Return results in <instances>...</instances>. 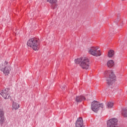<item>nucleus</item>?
Instances as JSON below:
<instances>
[{
	"label": "nucleus",
	"instance_id": "nucleus-1",
	"mask_svg": "<svg viewBox=\"0 0 127 127\" xmlns=\"http://www.w3.org/2000/svg\"><path fill=\"white\" fill-rule=\"evenodd\" d=\"M120 16H121V14H118L117 19L115 20L113 25H112L111 26H110V27L109 28V34L110 36H112L113 34L116 33L115 30H116V27H119V23L120 24L119 27H120V28H122V26H123L124 23L123 21H121Z\"/></svg>",
	"mask_w": 127,
	"mask_h": 127
},
{
	"label": "nucleus",
	"instance_id": "nucleus-2",
	"mask_svg": "<svg viewBox=\"0 0 127 127\" xmlns=\"http://www.w3.org/2000/svg\"><path fill=\"white\" fill-rule=\"evenodd\" d=\"M76 64H80L82 69H85L87 70L89 69L90 67V60L88 58H80L74 60Z\"/></svg>",
	"mask_w": 127,
	"mask_h": 127
},
{
	"label": "nucleus",
	"instance_id": "nucleus-3",
	"mask_svg": "<svg viewBox=\"0 0 127 127\" xmlns=\"http://www.w3.org/2000/svg\"><path fill=\"white\" fill-rule=\"evenodd\" d=\"M105 77L108 86L114 85L116 82V76L112 70H108L105 72Z\"/></svg>",
	"mask_w": 127,
	"mask_h": 127
},
{
	"label": "nucleus",
	"instance_id": "nucleus-4",
	"mask_svg": "<svg viewBox=\"0 0 127 127\" xmlns=\"http://www.w3.org/2000/svg\"><path fill=\"white\" fill-rule=\"evenodd\" d=\"M27 45L29 47H31L33 50L36 51L39 49V41L36 38H32L28 40Z\"/></svg>",
	"mask_w": 127,
	"mask_h": 127
},
{
	"label": "nucleus",
	"instance_id": "nucleus-5",
	"mask_svg": "<svg viewBox=\"0 0 127 127\" xmlns=\"http://www.w3.org/2000/svg\"><path fill=\"white\" fill-rule=\"evenodd\" d=\"M0 70L3 72L5 76H8L11 70V67L8 65V62L5 61L4 64L0 66Z\"/></svg>",
	"mask_w": 127,
	"mask_h": 127
},
{
	"label": "nucleus",
	"instance_id": "nucleus-6",
	"mask_svg": "<svg viewBox=\"0 0 127 127\" xmlns=\"http://www.w3.org/2000/svg\"><path fill=\"white\" fill-rule=\"evenodd\" d=\"M100 108L103 109L104 108V104L102 103L100 104L99 102L97 101H94L92 102L91 104V110L94 113H97L99 110H100Z\"/></svg>",
	"mask_w": 127,
	"mask_h": 127
},
{
	"label": "nucleus",
	"instance_id": "nucleus-7",
	"mask_svg": "<svg viewBox=\"0 0 127 127\" xmlns=\"http://www.w3.org/2000/svg\"><path fill=\"white\" fill-rule=\"evenodd\" d=\"M0 95H1L5 100L9 99V97H10V89L7 87L1 90L0 91Z\"/></svg>",
	"mask_w": 127,
	"mask_h": 127
},
{
	"label": "nucleus",
	"instance_id": "nucleus-8",
	"mask_svg": "<svg viewBox=\"0 0 127 127\" xmlns=\"http://www.w3.org/2000/svg\"><path fill=\"white\" fill-rule=\"evenodd\" d=\"M98 50V49L92 47H91L88 51V52L89 54H91V55H93V56H96V57H98V56H101V51Z\"/></svg>",
	"mask_w": 127,
	"mask_h": 127
},
{
	"label": "nucleus",
	"instance_id": "nucleus-9",
	"mask_svg": "<svg viewBox=\"0 0 127 127\" xmlns=\"http://www.w3.org/2000/svg\"><path fill=\"white\" fill-rule=\"evenodd\" d=\"M5 121L4 112L2 109H0V126H2L4 124Z\"/></svg>",
	"mask_w": 127,
	"mask_h": 127
},
{
	"label": "nucleus",
	"instance_id": "nucleus-10",
	"mask_svg": "<svg viewBox=\"0 0 127 127\" xmlns=\"http://www.w3.org/2000/svg\"><path fill=\"white\" fill-rule=\"evenodd\" d=\"M75 127H83L84 123L83 122V118L80 117L78 118L75 123Z\"/></svg>",
	"mask_w": 127,
	"mask_h": 127
},
{
	"label": "nucleus",
	"instance_id": "nucleus-11",
	"mask_svg": "<svg viewBox=\"0 0 127 127\" xmlns=\"http://www.w3.org/2000/svg\"><path fill=\"white\" fill-rule=\"evenodd\" d=\"M85 100L86 98H85L83 95L77 96L75 98V102H76V103H81V102H83Z\"/></svg>",
	"mask_w": 127,
	"mask_h": 127
},
{
	"label": "nucleus",
	"instance_id": "nucleus-12",
	"mask_svg": "<svg viewBox=\"0 0 127 127\" xmlns=\"http://www.w3.org/2000/svg\"><path fill=\"white\" fill-rule=\"evenodd\" d=\"M19 104L18 103H17L16 102H13L12 105V110H15V111H16V110H18L19 109Z\"/></svg>",
	"mask_w": 127,
	"mask_h": 127
},
{
	"label": "nucleus",
	"instance_id": "nucleus-13",
	"mask_svg": "<svg viewBox=\"0 0 127 127\" xmlns=\"http://www.w3.org/2000/svg\"><path fill=\"white\" fill-rule=\"evenodd\" d=\"M107 64L108 67L111 68V67H113L114 65H115V63L114 62V61L111 60L108 61Z\"/></svg>",
	"mask_w": 127,
	"mask_h": 127
},
{
	"label": "nucleus",
	"instance_id": "nucleus-14",
	"mask_svg": "<svg viewBox=\"0 0 127 127\" xmlns=\"http://www.w3.org/2000/svg\"><path fill=\"white\" fill-rule=\"evenodd\" d=\"M114 54H115V51H114V50H110L108 52V56L109 58H111L113 57V56H114Z\"/></svg>",
	"mask_w": 127,
	"mask_h": 127
},
{
	"label": "nucleus",
	"instance_id": "nucleus-15",
	"mask_svg": "<svg viewBox=\"0 0 127 127\" xmlns=\"http://www.w3.org/2000/svg\"><path fill=\"white\" fill-rule=\"evenodd\" d=\"M122 115L124 116L125 118H127V108H124L122 109Z\"/></svg>",
	"mask_w": 127,
	"mask_h": 127
},
{
	"label": "nucleus",
	"instance_id": "nucleus-16",
	"mask_svg": "<svg viewBox=\"0 0 127 127\" xmlns=\"http://www.w3.org/2000/svg\"><path fill=\"white\" fill-rule=\"evenodd\" d=\"M58 0H47V2H49L50 3H56L57 2Z\"/></svg>",
	"mask_w": 127,
	"mask_h": 127
},
{
	"label": "nucleus",
	"instance_id": "nucleus-17",
	"mask_svg": "<svg viewBox=\"0 0 127 127\" xmlns=\"http://www.w3.org/2000/svg\"><path fill=\"white\" fill-rule=\"evenodd\" d=\"M107 106L108 108H113V107L114 106V103L109 102L108 103H107Z\"/></svg>",
	"mask_w": 127,
	"mask_h": 127
},
{
	"label": "nucleus",
	"instance_id": "nucleus-18",
	"mask_svg": "<svg viewBox=\"0 0 127 127\" xmlns=\"http://www.w3.org/2000/svg\"><path fill=\"white\" fill-rule=\"evenodd\" d=\"M61 88L62 91H65V89L66 88H67V87L66 86V85H63L62 86H61Z\"/></svg>",
	"mask_w": 127,
	"mask_h": 127
}]
</instances>
